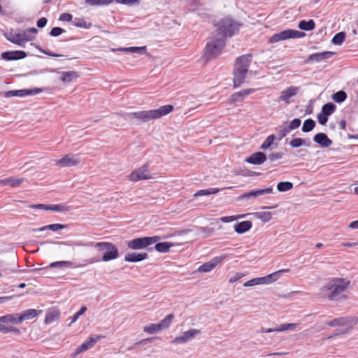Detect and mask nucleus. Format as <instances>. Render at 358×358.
I'll use <instances>...</instances> for the list:
<instances>
[{"instance_id": "13", "label": "nucleus", "mask_w": 358, "mask_h": 358, "mask_svg": "<svg viewBox=\"0 0 358 358\" xmlns=\"http://www.w3.org/2000/svg\"><path fill=\"white\" fill-rule=\"evenodd\" d=\"M251 54L243 55L237 57L234 63V69L248 72L251 63Z\"/></svg>"}, {"instance_id": "63", "label": "nucleus", "mask_w": 358, "mask_h": 358, "mask_svg": "<svg viewBox=\"0 0 358 358\" xmlns=\"http://www.w3.org/2000/svg\"><path fill=\"white\" fill-rule=\"evenodd\" d=\"M47 19L45 17H41L37 21V26L40 28L44 27L47 24Z\"/></svg>"}, {"instance_id": "51", "label": "nucleus", "mask_w": 358, "mask_h": 358, "mask_svg": "<svg viewBox=\"0 0 358 358\" xmlns=\"http://www.w3.org/2000/svg\"><path fill=\"white\" fill-rule=\"evenodd\" d=\"M243 217H244V215H236V216H224V217H222L220 218V221L222 222H224V223L231 222L236 220L239 218H242Z\"/></svg>"}, {"instance_id": "14", "label": "nucleus", "mask_w": 358, "mask_h": 358, "mask_svg": "<svg viewBox=\"0 0 358 358\" xmlns=\"http://www.w3.org/2000/svg\"><path fill=\"white\" fill-rule=\"evenodd\" d=\"M300 90L299 87L290 86L282 90L278 99V101H284L287 104L290 103L289 99L298 94Z\"/></svg>"}, {"instance_id": "52", "label": "nucleus", "mask_w": 358, "mask_h": 358, "mask_svg": "<svg viewBox=\"0 0 358 358\" xmlns=\"http://www.w3.org/2000/svg\"><path fill=\"white\" fill-rule=\"evenodd\" d=\"M244 97L245 96H244V95H243L242 92L240 91V92L234 93V94L231 95L229 102L234 103L236 101H239L242 100Z\"/></svg>"}, {"instance_id": "9", "label": "nucleus", "mask_w": 358, "mask_h": 358, "mask_svg": "<svg viewBox=\"0 0 358 358\" xmlns=\"http://www.w3.org/2000/svg\"><path fill=\"white\" fill-rule=\"evenodd\" d=\"M152 175L150 173L148 164H144L139 168L134 170L128 175L127 179L131 182H138L139 180H145L152 179Z\"/></svg>"}, {"instance_id": "53", "label": "nucleus", "mask_w": 358, "mask_h": 358, "mask_svg": "<svg viewBox=\"0 0 358 358\" xmlns=\"http://www.w3.org/2000/svg\"><path fill=\"white\" fill-rule=\"evenodd\" d=\"M304 144H305L304 141L301 138H296L292 139L289 143V145L292 148H299Z\"/></svg>"}, {"instance_id": "16", "label": "nucleus", "mask_w": 358, "mask_h": 358, "mask_svg": "<svg viewBox=\"0 0 358 358\" xmlns=\"http://www.w3.org/2000/svg\"><path fill=\"white\" fill-rule=\"evenodd\" d=\"M333 55L334 53L329 51L313 53L308 57V58L305 60L304 63L309 64L312 62H320L322 60L329 58Z\"/></svg>"}, {"instance_id": "30", "label": "nucleus", "mask_w": 358, "mask_h": 358, "mask_svg": "<svg viewBox=\"0 0 358 358\" xmlns=\"http://www.w3.org/2000/svg\"><path fill=\"white\" fill-rule=\"evenodd\" d=\"M60 315V313L58 310H49L44 320V322L45 324H50L54 321H56L59 319Z\"/></svg>"}, {"instance_id": "43", "label": "nucleus", "mask_w": 358, "mask_h": 358, "mask_svg": "<svg viewBox=\"0 0 358 358\" xmlns=\"http://www.w3.org/2000/svg\"><path fill=\"white\" fill-rule=\"evenodd\" d=\"M31 93V91L28 90L9 91L6 93V96H7V97L10 96H24L26 95H29Z\"/></svg>"}, {"instance_id": "44", "label": "nucleus", "mask_w": 358, "mask_h": 358, "mask_svg": "<svg viewBox=\"0 0 358 358\" xmlns=\"http://www.w3.org/2000/svg\"><path fill=\"white\" fill-rule=\"evenodd\" d=\"M143 331L148 334H155L161 330L160 326L158 324H150L143 327Z\"/></svg>"}, {"instance_id": "28", "label": "nucleus", "mask_w": 358, "mask_h": 358, "mask_svg": "<svg viewBox=\"0 0 358 358\" xmlns=\"http://www.w3.org/2000/svg\"><path fill=\"white\" fill-rule=\"evenodd\" d=\"M79 77L77 71H64L62 73L60 79L63 83H70Z\"/></svg>"}, {"instance_id": "58", "label": "nucleus", "mask_w": 358, "mask_h": 358, "mask_svg": "<svg viewBox=\"0 0 358 358\" xmlns=\"http://www.w3.org/2000/svg\"><path fill=\"white\" fill-rule=\"evenodd\" d=\"M72 15L70 13H64L60 15L59 20L63 22H70L72 20Z\"/></svg>"}, {"instance_id": "55", "label": "nucleus", "mask_w": 358, "mask_h": 358, "mask_svg": "<svg viewBox=\"0 0 358 358\" xmlns=\"http://www.w3.org/2000/svg\"><path fill=\"white\" fill-rule=\"evenodd\" d=\"M245 275L243 273H236L229 278V282L230 283H234L240 280L241 278H242L243 277H244Z\"/></svg>"}, {"instance_id": "25", "label": "nucleus", "mask_w": 358, "mask_h": 358, "mask_svg": "<svg viewBox=\"0 0 358 358\" xmlns=\"http://www.w3.org/2000/svg\"><path fill=\"white\" fill-rule=\"evenodd\" d=\"M24 178H17L14 177H9L5 179L0 180V185H8L12 187H19L23 182Z\"/></svg>"}, {"instance_id": "47", "label": "nucleus", "mask_w": 358, "mask_h": 358, "mask_svg": "<svg viewBox=\"0 0 358 358\" xmlns=\"http://www.w3.org/2000/svg\"><path fill=\"white\" fill-rule=\"evenodd\" d=\"M114 0H85L91 6H104L112 3Z\"/></svg>"}, {"instance_id": "35", "label": "nucleus", "mask_w": 358, "mask_h": 358, "mask_svg": "<svg viewBox=\"0 0 358 358\" xmlns=\"http://www.w3.org/2000/svg\"><path fill=\"white\" fill-rule=\"evenodd\" d=\"M146 48L143 47H129V48H120L117 49H113V50L119 51V52H131V53H137L141 51L145 50Z\"/></svg>"}, {"instance_id": "1", "label": "nucleus", "mask_w": 358, "mask_h": 358, "mask_svg": "<svg viewBox=\"0 0 358 358\" xmlns=\"http://www.w3.org/2000/svg\"><path fill=\"white\" fill-rule=\"evenodd\" d=\"M351 282L348 278H332L321 288V292L330 301L345 299L343 293L349 288Z\"/></svg>"}, {"instance_id": "3", "label": "nucleus", "mask_w": 358, "mask_h": 358, "mask_svg": "<svg viewBox=\"0 0 358 358\" xmlns=\"http://www.w3.org/2000/svg\"><path fill=\"white\" fill-rule=\"evenodd\" d=\"M226 44V39L215 34H212L208 40L203 50V57L206 61L212 60L218 57Z\"/></svg>"}, {"instance_id": "21", "label": "nucleus", "mask_w": 358, "mask_h": 358, "mask_svg": "<svg viewBox=\"0 0 358 358\" xmlns=\"http://www.w3.org/2000/svg\"><path fill=\"white\" fill-rule=\"evenodd\" d=\"M247 73L248 72L245 71H240L238 69H234V87H238L243 83L246 78Z\"/></svg>"}, {"instance_id": "61", "label": "nucleus", "mask_w": 358, "mask_h": 358, "mask_svg": "<svg viewBox=\"0 0 358 358\" xmlns=\"http://www.w3.org/2000/svg\"><path fill=\"white\" fill-rule=\"evenodd\" d=\"M87 310V308L86 307H82L77 313H76L74 315H73V320H72V322H74L75 321H76L78 320V318L81 315H83L85 311Z\"/></svg>"}, {"instance_id": "49", "label": "nucleus", "mask_w": 358, "mask_h": 358, "mask_svg": "<svg viewBox=\"0 0 358 358\" xmlns=\"http://www.w3.org/2000/svg\"><path fill=\"white\" fill-rule=\"evenodd\" d=\"M345 34L344 32L337 33L332 39V42L336 45H341L345 40Z\"/></svg>"}, {"instance_id": "15", "label": "nucleus", "mask_w": 358, "mask_h": 358, "mask_svg": "<svg viewBox=\"0 0 358 358\" xmlns=\"http://www.w3.org/2000/svg\"><path fill=\"white\" fill-rule=\"evenodd\" d=\"M201 331L199 329H189L185 331L181 336L175 338L173 343H185L192 340L195 336L200 334Z\"/></svg>"}, {"instance_id": "41", "label": "nucleus", "mask_w": 358, "mask_h": 358, "mask_svg": "<svg viewBox=\"0 0 358 358\" xmlns=\"http://www.w3.org/2000/svg\"><path fill=\"white\" fill-rule=\"evenodd\" d=\"M4 324L5 323L0 322V332L4 333V334L10 333V332H14L15 334L20 333V331L19 329L13 327L6 326Z\"/></svg>"}, {"instance_id": "6", "label": "nucleus", "mask_w": 358, "mask_h": 358, "mask_svg": "<svg viewBox=\"0 0 358 358\" xmlns=\"http://www.w3.org/2000/svg\"><path fill=\"white\" fill-rule=\"evenodd\" d=\"M90 245L94 246L100 252H103L102 261L108 262L117 259L119 256L117 248L109 242L91 243Z\"/></svg>"}, {"instance_id": "54", "label": "nucleus", "mask_w": 358, "mask_h": 358, "mask_svg": "<svg viewBox=\"0 0 358 358\" xmlns=\"http://www.w3.org/2000/svg\"><path fill=\"white\" fill-rule=\"evenodd\" d=\"M296 327V324L295 323H289V324H282L277 328V330L280 331H286L289 329H293Z\"/></svg>"}, {"instance_id": "38", "label": "nucleus", "mask_w": 358, "mask_h": 358, "mask_svg": "<svg viewBox=\"0 0 358 358\" xmlns=\"http://www.w3.org/2000/svg\"><path fill=\"white\" fill-rule=\"evenodd\" d=\"M173 318H174V315L169 314V315H166V317L164 319H163L159 323H158L159 326H160L161 330L167 329L170 326Z\"/></svg>"}, {"instance_id": "34", "label": "nucleus", "mask_w": 358, "mask_h": 358, "mask_svg": "<svg viewBox=\"0 0 358 358\" xmlns=\"http://www.w3.org/2000/svg\"><path fill=\"white\" fill-rule=\"evenodd\" d=\"M299 28L301 30L311 31L315 27V23L313 20H309L308 21L301 20L299 22Z\"/></svg>"}, {"instance_id": "20", "label": "nucleus", "mask_w": 358, "mask_h": 358, "mask_svg": "<svg viewBox=\"0 0 358 358\" xmlns=\"http://www.w3.org/2000/svg\"><path fill=\"white\" fill-rule=\"evenodd\" d=\"M42 313L41 310H36V309H28L23 311L22 313L18 314V321L22 323L24 320H28L33 319L38 316L39 314Z\"/></svg>"}, {"instance_id": "19", "label": "nucleus", "mask_w": 358, "mask_h": 358, "mask_svg": "<svg viewBox=\"0 0 358 358\" xmlns=\"http://www.w3.org/2000/svg\"><path fill=\"white\" fill-rule=\"evenodd\" d=\"M266 160V155L262 152H257L253 153L249 157L246 158L245 162L252 164L260 165L264 163Z\"/></svg>"}, {"instance_id": "24", "label": "nucleus", "mask_w": 358, "mask_h": 358, "mask_svg": "<svg viewBox=\"0 0 358 358\" xmlns=\"http://www.w3.org/2000/svg\"><path fill=\"white\" fill-rule=\"evenodd\" d=\"M273 191L272 187H267L265 189H257V190H253L250 191L249 192H246L243 194H242L240 198L241 199H247L252 196H258L264 194H271Z\"/></svg>"}, {"instance_id": "50", "label": "nucleus", "mask_w": 358, "mask_h": 358, "mask_svg": "<svg viewBox=\"0 0 358 358\" xmlns=\"http://www.w3.org/2000/svg\"><path fill=\"white\" fill-rule=\"evenodd\" d=\"M72 266V262L69 261H59V262H55L50 264V266L51 268L54 267H71Z\"/></svg>"}, {"instance_id": "26", "label": "nucleus", "mask_w": 358, "mask_h": 358, "mask_svg": "<svg viewBox=\"0 0 358 358\" xmlns=\"http://www.w3.org/2000/svg\"><path fill=\"white\" fill-rule=\"evenodd\" d=\"M232 187H227L222 189L219 188H210V189H201L197 191L196 193L194 194V197H198L201 196H208L210 194H215L220 192V190L223 189H231Z\"/></svg>"}, {"instance_id": "4", "label": "nucleus", "mask_w": 358, "mask_h": 358, "mask_svg": "<svg viewBox=\"0 0 358 358\" xmlns=\"http://www.w3.org/2000/svg\"><path fill=\"white\" fill-rule=\"evenodd\" d=\"M38 30L33 27L18 33L10 31L6 36L8 41L19 46H23L25 43L35 39Z\"/></svg>"}, {"instance_id": "17", "label": "nucleus", "mask_w": 358, "mask_h": 358, "mask_svg": "<svg viewBox=\"0 0 358 358\" xmlns=\"http://www.w3.org/2000/svg\"><path fill=\"white\" fill-rule=\"evenodd\" d=\"M103 338H104V336H101V335L96 336V337L89 338V339L87 341L84 342L81 345H80L78 348H76V352H75L76 354L78 355L81 352H83L87 350L88 349L93 347V345L97 341H99V340H101Z\"/></svg>"}, {"instance_id": "11", "label": "nucleus", "mask_w": 358, "mask_h": 358, "mask_svg": "<svg viewBox=\"0 0 358 358\" xmlns=\"http://www.w3.org/2000/svg\"><path fill=\"white\" fill-rule=\"evenodd\" d=\"M289 271L290 270L289 268H284L278 270L264 277L255 278H254L255 284V285L270 284L271 282L276 281L280 278L282 273H288Z\"/></svg>"}, {"instance_id": "12", "label": "nucleus", "mask_w": 358, "mask_h": 358, "mask_svg": "<svg viewBox=\"0 0 358 358\" xmlns=\"http://www.w3.org/2000/svg\"><path fill=\"white\" fill-rule=\"evenodd\" d=\"M229 255L224 254L218 257L213 258L208 262H206L201 265L197 271L199 273L210 272L213 270L219 264H220L224 259L228 257Z\"/></svg>"}, {"instance_id": "37", "label": "nucleus", "mask_w": 358, "mask_h": 358, "mask_svg": "<svg viewBox=\"0 0 358 358\" xmlns=\"http://www.w3.org/2000/svg\"><path fill=\"white\" fill-rule=\"evenodd\" d=\"M70 210L69 206L60 203V204H51L48 206V210L55 212H66Z\"/></svg>"}, {"instance_id": "23", "label": "nucleus", "mask_w": 358, "mask_h": 358, "mask_svg": "<svg viewBox=\"0 0 358 358\" xmlns=\"http://www.w3.org/2000/svg\"><path fill=\"white\" fill-rule=\"evenodd\" d=\"M313 139L322 147L327 148L332 144V141L324 133L315 134Z\"/></svg>"}, {"instance_id": "10", "label": "nucleus", "mask_w": 358, "mask_h": 358, "mask_svg": "<svg viewBox=\"0 0 358 358\" xmlns=\"http://www.w3.org/2000/svg\"><path fill=\"white\" fill-rule=\"evenodd\" d=\"M80 162V157L78 155L67 154L64 155L61 159L55 161V165L60 167H71L78 165Z\"/></svg>"}, {"instance_id": "31", "label": "nucleus", "mask_w": 358, "mask_h": 358, "mask_svg": "<svg viewBox=\"0 0 358 358\" xmlns=\"http://www.w3.org/2000/svg\"><path fill=\"white\" fill-rule=\"evenodd\" d=\"M66 227V225H65V224H49V225H46V226L42 227H41L39 229H34L33 231H43L47 230V229H50V230L53 231H57L58 230L64 229Z\"/></svg>"}, {"instance_id": "40", "label": "nucleus", "mask_w": 358, "mask_h": 358, "mask_svg": "<svg viewBox=\"0 0 358 358\" xmlns=\"http://www.w3.org/2000/svg\"><path fill=\"white\" fill-rule=\"evenodd\" d=\"M315 127V122L312 119H307L304 121L303 127H302V131L303 132H309L312 131L314 127Z\"/></svg>"}, {"instance_id": "48", "label": "nucleus", "mask_w": 358, "mask_h": 358, "mask_svg": "<svg viewBox=\"0 0 358 358\" xmlns=\"http://www.w3.org/2000/svg\"><path fill=\"white\" fill-rule=\"evenodd\" d=\"M275 136L274 135H270L268 136L265 141L263 142V143L261 145V149L262 150H266L268 149L274 142Z\"/></svg>"}, {"instance_id": "36", "label": "nucleus", "mask_w": 358, "mask_h": 358, "mask_svg": "<svg viewBox=\"0 0 358 358\" xmlns=\"http://www.w3.org/2000/svg\"><path fill=\"white\" fill-rule=\"evenodd\" d=\"M255 216L264 222H267L272 219V213L268 211L257 212L255 213Z\"/></svg>"}, {"instance_id": "22", "label": "nucleus", "mask_w": 358, "mask_h": 358, "mask_svg": "<svg viewBox=\"0 0 358 358\" xmlns=\"http://www.w3.org/2000/svg\"><path fill=\"white\" fill-rule=\"evenodd\" d=\"M148 258V254L146 252L136 253L130 252L125 255L124 260L128 262H141Z\"/></svg>"}, {"instance_id": "45", "label": "nucleus", "mask_w": 358, "mask_h": 358, "mask_svg": "<svg viewBox=\"0 0 358 358\" xmlns=\"http://www.w3.org/2000/svg\"><path fill=\"white\" fill-rule=\"evenodd\" d=\"M293 187V184L290 182H280L277 185V189L279 192L289 191Z\"/></svg>"}, {"instance_id": "5", "label": "nucleus", "mask_w": 358, "mask_h": 358, "mask_svg": "<svg viewBox=\"0 0 358 358\" xmlns=\"http://www.w3.org/2000/svg\"><path fill=\"white\" fill-rule=\"evenodd\" d=\"M216 27L215 34L226 39L227 36H231L238 31L240 24L231 18L224 17L216 24Z\"/></svg>"}, {"instance_id": "42", "label": "nucleus", "mask_w": 358, "mask_h": 358, "mask_svg": "<svg viewBox=\"0 0 358 358\" xmlns=\"http://www.w3.org/2000/svg\"><path fill=\"white\" fill-rule=\"evenodd\" d=\"M336 109V106L332 103L324 104L322 108V113L329 116L331 115Z\"/></svg>"}, {"instance_id": "39", "label": "nucleus", "mask_w": 358, "mask_h": 358, "mask_svg": "<svg viewBox=\"0 0 358 358\" xmlns=\"http://www.w3.org/2000/svg\"><path fill=\"white\" fill-rule=\"evenodd\" d=\"M73 23L74 26L80 28L89 29L92 27V23L87 22L84 18H75Z\"/></svg>"}, {"instance_id": "56", "label": "nucleus", "mask_w": 358, "mask_h": 358, "mask_svg": "<svg viewBox=\"0 0 358 358\" xmlns=\"http://www.w3.org/2000/svg\"><path fill=\"white\" fill-rule=\"evenodd\" d=\"M65 32V30L60 27H54L51 29L50 34L52 36H58L62 33Z\"/></svg>"}, {"instance_id": "29", "label": "nucleus", "mask_w": 358, "mask_h": 358, "mask_svg": "<svg viewBox=\"0 0 358 358\" xmlns=\"http://www.w3.org/2000/svg\"><path fill=\"white\" fill-rule=\"evenodd\" d=\"M350 323L348 317H338L327 322V325L329 327H343Z\"/></svg>"}, {"instance_id": "33", "label": "nucleus", "mask_w": 358, "mask_h": 358, "mask_svg": "<svg viewBox=\"0 0 358 358\" xmlns=\"http://www.w3.org/2000/svg\"><path fill=\"white\" fill-rule=\"evenodd\" d=\"M155 249L162 253L168 252L170 248L173 245L172 243L169 242H162V243H155Z\"/></svg>"}, {"instance_id": "32", "label": "nucleus", "mask_w": 358, "mask_h": 358, "mask_svg": "<svg viewBox=\"0 0 358 358\" xmlns=\"http://www.w3.org/2000/svg\"><path fill=\"white\" fill-rule=\"evenodd\" d=\"M18 314H8L4 316L0 317V322L3 323H12V324H20L18 321Z\"/></svg>"}, {"instance_id": "7", "label": "nucleus", "mask_w": 358, "mask_h": 358, "mask_svg": "<svg viewBox=\"0 0 358 358\" xmlns=\"http://www.w3.org/2000/svg\"><path fill=\"white\" fill-rule=\"evenodd\" d=\"M161 239L160 236H155L151 237H141L134 238L127 242V247L131 250L144 249L151 245Z\"/></svg>"}, {"instance_id": "2", "label": "nucleus", "mask_w": 358, "mask_h": 358, "mask_svg": "<svg viewBox=\"0 0 358 358\" xmlns=\"http://www.w3.org/2000/svg\"><path fill=\"white\" fill-rule=\"evenodd\" d=\"M173 110V106L172 105H165L157 109L141 110L128 113H117L116 115L131 120L136 119L141 122H148L152 120L160 118L171 113Z\"/></svg>"}, {"instance_id": "62", "label": "nucleus", "mask_w": 358, "mask_h": 358, "mask_svg": "<svg viewBox=\"0 0 358 358\" xmlns=\"http://www.w3.org/2000/svg\"><path fill=\"white\" fill-rule=\"evenodd\" d=\"M48 206L49 205L39 203V204H32L29 207L31 208H34V209H43V210H48Z\"/></svg>"}, {"instance_id": "27", "label": "nucleus", "mask_w": 358, "mask_h": 358, "mask_svg": "<svg viewBox=\"0 0 358 358\" xmlns=\"http://www.w3.org/2000/svg\"><path fill=\"white\" fill-rule=\"evenodd\" d=\"M252 224L251 221H243L237 223L234 226V230L238 234H243L249 231L252 228Z\"/></svg>"}, {"instance_id": "60", "label": "nucleus", "mask_w": 358, "mask_h": 358, "mask_svg": "<svg viewBox=\"0 0 358 358\" xmlns=\"http://www.w3.org/2000/svg\"><path fill=\"white\" fill-rule=\"evenodd\" d=\"M282 157V154L280 152H275V153H271L268 155V159L271 161H275L278 159H280Z\"/></svg>"}, {"instance_id": "46", "label": "nucleus", "mask_w": 358, "mask_h": 358, "mask_svg": "<svg viewBox=\"0 0 358 358\" xmlns=\"http://www.w3.org/2000/svg\"><path fill=\"white\" fill-rule=\"evenodd\" d=\"M347 98V94L344 91H338L336 92L333 96L332 99L334 101L337 103H341L344 101Z\"/></svg>"}, {"instance_id": "59", "label": "nucleus", "mask_w": 358, "mask_h": 358, "mask_svg": "<svg viewBox=\"0 0 358 358\" xmlns=\"http://www.w3.org/2000/svg\"><path fill=\"white\" fill-rule=\"evenodd\" d=\"M327 115L320 113L317 115V120L319 122L320 124H325L328 120V118H327Z\"/></svg>"}, {"instance_id": "57", "label": "nucleus", "mask_w": 358, "mask_h": 358, "mask_svg": "<svg viewBox=\"0 0 358 358\" xmlns=\"http://www.w3.org/2000/svg\"><path fill=\"white\" fill-rule=\"evenodd\" d=\"M300 124H301L300 119H298V118L294 119L293 120L291 121V122L289 125V129H291V130L296 129L299 127Z\"/></svg>"}, {"instance_id": "64", "label": "nucleus", "mask_w": 358, "mask_h": 358, "mask_svg": "<svg viewBox=\"0 0 358 358\" xmlns=\"http://www.w3.org/2000/svg\"><path fill=\"white\" fill-rule=\"evenodd\" d=\"M291 131L289 127H285L280 131V137L282 138L287 136V134Z\"/></svg>"}, {"instance_id": "18", "label": "nucleus", "mask_w": 358, "mask_h": 358, "mask_svg": "<svg viewBox=\"0 0 358 358\" xmlns=\"http://www.w3.org/2000/svg\"><path fill=\"white\" fill-rule=\"evenodd\" d=\"M26 57V52L22 50L7 51L1 54V59L6 61L21 59Z\"/></svg>"}, {"instance_id": "8", "label": "nucleus", "mask_w": 358, "mask_h": 358, "mask_svg": "<svg viewBox=\"0 0 358 358\" xmlns=\"http://www.w3.org/2000/svg\"><path fill=\"white\" fill-rule=\"evenodd\" d=\"M306 36V34L294 29H287L279 33L273 34L268 39L269 43H275L281 41L287 40L290 38H300Z\"/></svg>"}]
</instances>
